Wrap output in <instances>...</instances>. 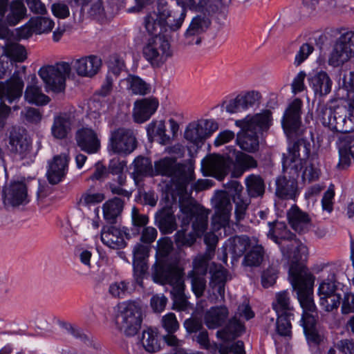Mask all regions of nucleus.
<instances>
[{
	"label": "nucleus",
	"instance_id": "obj_1",
	"mask_svg": "<svg viewBox=\"0 0 354 354\" xmlns=\"http://www.w3.org/2000/svg\"><path fill=\"white\" fill-rule=\"evenodd\" d=\"M179 10H169L162 2L158 4V12L145 17V27L151 35L142 48L143 57L153 67L161 66L172 55L169 39L182 26L187 7L177 5Z\"/></svg>",
	"mask_w": 354,
	"mask_h": 354
},
{
	"label": "nucleus",
	"instance_id": "obj_2",
	"mask_svg": "<svg viewBox=\"0 0 354 354\" xmlns=\"http://www.w3.org/2000/svg\"><path fill=\"white\" fill-rule=\"evenodd\" d=\"M268 238L277 244L282 257L290 263L289 278L292 286L294 285L295 278H297L299 283L305 281L304 279L308 275L315 278L308 268L300 263L302 254L306 252V247L297 239L286 223L275 220L268 222Z\"/></svg>",
	"mask_w": 354,
	"mask_h": 354
},
{
	"label": "nucleus",
	"instance_id": "obj_3",
	"mask_svg": "<svg viewBox=\"0 0 354 354\" xmlns=\"http://www.w3.org/2000/svg\"><path fill=\"white\" fill-rule=\"evenodd\" d=\"M101 66V59L91 55L75 59L71 64L61 62L55 65L43 66L39 70L38 74L47 89L59 93L65 88L66 78L70 75L71 66L79 76L92 77L98 73Z\"/></svg>",
	"mask_w": 354,
	"mask_h": 354
},
{
	"label": "nucleus",
	"instance_id": "obj_4",
	"mask_svg": "<svg viewBox=\"0 0 354 354\" xmlns=\"http://www.w3.org/2000/svg\"><path fill=\"white\" fill-rule=\"evenodd\" d=\"M354 71L350 72L348 80L344 77L340 91L342 92V98L348 102V107L346 106L332 108L322 102H319L316 109L317 118L322 124L328 127L334 131L342 133L353 132L354 124L353 122V113L354 111Z\"/></svg>",
	"mask_w": 354,
	"mask_h": 354
},
{
	"label": "nucleus",
	"instance_id": "obj_5",
	"mask_svg": "<svg viewBox=\"0 0 354 354\" xmlns=\"http://www.w3.org/2000/svg\"><path fill=\"white\" fill-rule=\"evenodd\" d=\"M304 280L299 283L297 278H295L292 288L303 310L301 322L308 345L310 348H318L324 343L325 337L317 328V312L313 299L315 278L308 275Z\"/></svg>",
	"mask_w": 354,
	"mask_h": 354
},
{
	"label": "nucleus",
	"instance_id": "obj_6",
	"mask_svg": "<svg viewBox=\"0 0 354 354\" xmlns=\"http://www.w3.org/2000/svg\"><path fill=\"white\" fill-rule=\"evenodd\" d=\"M235 124L241 128L236 138L238 146L244 151L255 153L259 149V136L272 124V112L264 110L251 118L236 120Z\"/></svg>",
	"mask_w": 354,
	"mask_h": 354
},
{
	"label": "nucleus",
	"instance_id": "obj_7",
	"mask_svg": "<svg viewBox=\"0 0 354 354\" xmlns=\"http://www.w3.org/2000/svg\"><path fill=\"white\" fill-rule=\"evenodd\" d=\"M153 175L171 178L180 194L187 192L188 185L194 179L193 169L170 157L161 158L154 162Z\"/></svg>",
	"mask_w": 354,
	"mask_h": 354
},
{
	"label": "nucleus",
	"instance_id": "obj_8",
	"mask_svg": "<svg viewBox=\"0 0 354 354\" xmlns=\"http://www.w3.org/2000/svg\"><path fill=\"white\" fill-rule=\"evenodd\" d=\"M142 310L140 301L129 300L119 306L115 324L126 336L136 335L141 328Z\"/></svg>",
	"mask_w": 354,
	"mask_h": 354
},
{
	"label": "nucleus",
	"instance_id": "obj_9",
	"mask_svg": "<svg viewBox=\"0 0 354 354\" xmlns=\"http://www.w3.org/2000/svg\"><path fill=\"white\" fill-rule=\"evenodd\" d=\"M310 142L306 138H298L288 148V152L282 155V167L289 172L297 174L303 168L304 162L308 158L310 152Z\"/></svg>",
	"mask_w": 354,
	"mask_h": 354
},
{
	"label": "nucleus",
	"instance_id": "obj_10",
	"mask_svg": "<svg viewBox=\"0 0 354 354\" xmlns=\"http://www.w3.org/2000/svg\"><path fill=\"white\" fill-rule=\"evenodd\" d=\"M24 83L17 75L6 82H0V117L4 120L10 113L11 108L5 104L17 102L21 97Z\"/></svg>",
	"mask_w": 354,
	"mask_h": 354
},
{
	"label": "nucleus",
	"instance_id": "obj_11",
	"mask_svg": "<svg viewBox=\"0 0 354 354\" xmlns=\"http://www.w3.org/2000/svg\"><path fill=\"white\" fill-rule=\"evenodd\" d=\"M151 277L155 283L171 286L183 279L184 269L176 263L156 261L151 268Z\"/></svg>",
	"mask_w": 354,
	"mask_h": 354
},
{
	"label": "nucleus",
	"instance_id": "obj_12",
	"mask_svg": "<svg viewBox=\"0 0 354 354\" xmlns=\"http://www.w3.org/2000/svg\"><path fill=\"white\" fill-rule=\"evenodd\" d=\"M180 208L183 226L187 227L192 221L193 231L198 237L201 236L207 228L209 212L192 203H180Z\"/></svg>",
	"mask_w": 354,
	"mask_h": 354
},
{
	"label": "nucleus",
	"instance_id": "obj_13",
	"mask_svg": "<svg viewBox=\"0 0 354 354\" xmlns=\"http://www.w3.org/2000/svg\"><path fill=\"white\" fill-rule=\"evenodd\" d=\"M137 147L136 138L131 129L118 128L111 132L108 150L120 155H129Z\"/></svg>",
	"mask_w": 354,
	"mask_h": 354
},
{
	"label": "nucleus",
	"instance_id": "obj_14",
	"mask_svg": "<svg viewBox=\"0 0 354 354\" xmlns=\"http://www.w3.org/2000/svg\"><path fill=\"white\" fill-rule=\"evenodd\" d=\"M218 129V124L213 120H201L189 123L185 131V138L198 147L203 144Z\"/></svg>",
	"mask_w": 354,
	"mask_h": 354
},
{
	"label": "nucleus",
	"instance_id": "obj_15",
	"mask_svg": "<svg viewBox=\"0 0 354 354\" xmlns=\"http://www.w3.org/2000/svg\"><path fill=\"white\" fill-rule=\"evenodd\" d=\"M302 105L301 100L296 98L288 105L283 113L281 124L284 132L290 138L300 133Z\"/></svg>",
	"mask_w": 354,
	"mask_h": 354
},
{
	"label": "nucleus",
	"instance_id": "obj_16",
	"mask_svg": "<svg viewBox=\"0 0 354 354\" xmlns=\"http://www.w3.org/2000/svg\"><path fill=\"white\" fill-rule=\"evenodd\" d=\"M201 164L205 175L222 180L228 174L233 160L229 156L210 154L202 160Z\"/></svg>",
	"mask_w": 354,
	"mask_h": 354
},
{
	"label": "nucleus",
	"instance_id": "obj_17",
	"mask_svg": "<svg viewBox=\"0 0 354 354\" xmlns=\"http://www.w3.org/2000/svg\"><path fill=\"white\" fill-rule=\"evenodd\" d=\"M353 37V31H346L341 34L328 58V62L330 66H339L351 58Z\"/></svg>",
	"mask_w": 354,
	"mask_h": 354
},
{
	"label": "nucleus",
	"instance_id": "obj_18",
	"mask_svg": "<svg viewBox=\"0 0 354 354\" xmlns=\"http://www.w3.org/2000/svg\"><path fill=\"white\" fill-rule=\"evenodd\" d=\"M214 207L215 214L212 219L214 230H219L221 227L228 226L232 205L226 192L217 193L214 198Z\"/></svg>",
	"mask_w": 354,
	"mask_h": 354
},
{
	"label": "nucleus",
	"instance_id": "obj_19",
	"mask_svg": "<svg viewBox=\"0 0 354 354\" xmlns=\"http://www.w3.org/2000/svg\"><path fill=\"white\" fill-rule=\"evenodd\" d=\"M2 199L5 206L18 207L29 202L28 190L23 182L14 181L3 187Z\"/></svg>",
	"mask_w": 354,
	"mask_h": 354
},
{
	"label": "nucleus",
	"instance_id": "obj_20",
	"mask_svg": "<svg viewBox=\"0 0 354 354\" xmlns=\"http://www.w3.org/2000/svg\"><path fill=\"white\" fill-rule=\"evenodd\" d=\"M210 24V19L205 15H198L193 17L184 33V44L189 46L200 44L202 35Z\"/></svg>",
	"mask_w": 354,
	"mask_h": 354
},
{
	"label": "nucleus",
	"instance_id": "obj_21",
	"mask_svg": "<svg viewBox=\"0 0 354 354\" xmlns=\"http://www.w3.org/2000/svg\"><path fill=\"white\" fill-rule=\"evenodd\" d=\"M69 157L66 153L55 156L48 162L46 177L50 185H57L65 178L68 170Z\"/></svg>",
	"mask_w": 354,
	"mask_h": 354
},
{
	"label": "nucleus",
	"instance_id": "obj_22",
	"mask_svg": "<svg viewBox=\"0 0 354 354\" xmlns=\"http://www.w3.org/2000/svg\"><path fill=\"white\" fill-rule=\"evenodd\" d=\"M31 147L24 129L13 127L9 134V148L12 153L18 155L21 159L26 157Z\"/></svg>",
	"mask_w": 354,
	"mask_h": 354
},
{
	"label": "nucleus",
	"instance_id": "obj_23",
	"mask_svg": "<svg viewBox=\"0 0 354 354\" xmlns=\"http://www.w3.org/2000/svg\"><path fill=\"white\" fill-rule=\"evenodd\" d=\"M75 116L71 112H60L54 115L51 126V134L56 138H66L75 124Z\"/></svg>",
	"mask_w": 354,
	"mask_h": 354
},
{
	"label": "nucleus",
	"instance_id": "obj_24",
	"mask_svg": "<svg viewBox=\"0 0 354 354\" xmlns=\"http://www.w3.org/2000/svg\"><path fill=\"white\" fill-rule=\"evenodd\" d=\"M283 171L288 174L289 178L286 176L279 177L276 180V194L278 197L283 199H294L297 194V178L300 172L294 175L289 172V170L285 169L283 167Z\"/></svg>",
	"mask_w": 354,
	"mask_h": 354
},
{
	"label": "nucleus",
	"instance_id": "obj_25",
	"mask_svg": "<svg viewBox=\"0 0 354 354\" xmlns=\"http://www.w3.org/2000/svg\"><path fill=\"white\" fill-rule=\"evenodd\" d=\"M227 189L228 192L231 193L233 201L235 204L234 214L236 221L240 222L245 216L246 211L250 203V200L247 198H243L242 196L243 187L241 183L237 180L230 181L227 185Z\"/></svg>",
	"mask_w": 354,
	"mask_h": 354
},
{
	"label": "nucleus",
	"instance_id": "obj_26",
	"mask_svg": "<svg viewBox=\"0 0 354 354\" xmlns=\"http://www.w3.org/2000/svg\"><path fill=\"white\" fill-rule=\"evenodd\" d=\"M75 140L77 146L88 153H95L100 148V141L95 131L87 127L77 131Z\"/></svg>",
	"mask_w": 354,
	"mask_h": 354
},
{
	"label": "nucleus",
	"instance_id": "obj_27",
	"mask_svg": "<svg viewBox=\"0 0 354 354\" xmlns=\"http://www.w3.org/2000/svg\"><path fill=\"white\" fill-rule=\"evenodd\" d=\"M261 98V94L254 91H249L245 95H239L234 99L230 100L225 109L230 113H234L247 110L253 106Z\"/></svg>",
	"mask_w": 354,
	"mask_h": 354
},
{
	"label": "nucleus",
	"instance_id": "obj_28",
	"mask_svg": "<svg viewBox=\"0 0 354 354\" xmlns=\"http://www.w3.org/2000/svg\"><path fill=\"white\" fill-rule=\"evenodd\" d=\"M123 227H104L101 232V241L106 246L114 250L122 249L127 246Z\"/></svg>",
	"mask_w": 354,
	"mask_h": 354
},
{
	"label": "nucleus",
	"instance_id": "obj_29",
	"mask_svg": "<svg viewBox=\"0 0 354 354\" xmlns=\"http://www.w3.org/2000/svg\"><path fill=\"white\" fill-rule=\"evenodd\" d=\"M155 223L161 233L171 234L177 228L176 218L172 207L166 205L156 213Z\"/></svg>",
	"mask_w": 354,
	"mask_h": 354
},
{
	"label": "nucleus",
	"instance_id": "obj_30",
	"mask_svg": "<svg viewBox=\"0 0 354 354\" xmlns=\"http://www.w3.org/2000/svg\"><path fill=\"white\" fill-rule=\"evenodd\" d=\"M24 98L28 103L38 106L46 105L50 100L49 97L42 93L35 74L30 76V82L24 92Z\"/></svg>",
	"mask_w": 354,
	"mask_h": 354
},
{
	"label": "nucleus",
	"instance_id": "obj_31",
	"mask_svg": "<svg viewBox=\"0 0 354 354\" xmlns=\"http://www.w3.org/2000/svg\"><path fill=\"white\" fill-rule=\"evenodd\" d=\"M310 86L315 95L323 97L328 95L332 87V80L325 71H319L308 77Z\"/></svg>",
	"mask_w": 354,
	"mask_h": 354
},
{
	"label": "nucleus",
	"instance_id": "obj_32",
	"mask_svg": "<svg viewBox=\"0 0 354 354\" xmlns=\"http://www.w3.org/2000/svg\"><path fill=\"white\" fill-rule=\"evenodd\" d=\"M287 218L291 227L296 232H304L310 223L309 215L303 212L296 205H292L287 212Z\"/></svg>",
	"mask_w": 354,
	"mask_h": 354
},
{
	"label": "nucleus",
	"instance_id": "obj_33",
	"mask_svg": "<svg viewBox=\"0 0 354 354\" xmlns=\"http://www.w3.org/2000/svg\"><path fill=\"white\" fill-rule=\"evenodd\" d=\"M158 106V102L155 99H144L136 102L133 112L135 122L143 123L148 120L156 112Z\"/></svg>",
	"mask_w": 354,
	"mask_h": 354
},
{
	"label": "nucleus",
	"instance_id": "obj_34",
	"mask_svg": "<svg viewBox=\"0 0 354 354\" xmlns=\"http://www.w3.org/2000/svg\"><path fill=\"white\" fill-rule=\"evenodd\" d=\"M148 223V216L140 214L138 209L136 207H133L131 209V226L130 227L123 226L125 238L129 240L138 236Z\"/></svg>",
	"mask_w": 354,
	"mask_h": 354
},
{
	"label": "nucleus",
	"instance_id": "obj_35",
	"mask_svg": "<svg viewBox=\"0 0 354 354\" xmlns=\"http://www.w3.org/2000/svg\"><path fill=\"white\" fill-rule=\"evenodd\" d=\"M258 167L257 160L251 155L238 151L235 156L234 167L232 176L236 178L241 176L244 172Z\"/></svg>",
	"mask_w": 354,
	"mask_h": 354
},
{
	"label": "nucleus",
	"instance_id": "obj_36",
	"mask_svg": "<svg viewBox=\"0 0 354 354\" xmlns=\"http://www.w3.org/2000/svg\"><path fill=\"white\" fill-rule=\"evenodd\" d=\"M228 313L225 306L211 307L205 315V323L210 329L216 328L225 323Z\"/></svg>",
	"mask_w": 354,
	"mask_h": 354
},
{
	"label": "nucleus",
	"instance_id": "obj_37",
	"mask_svg": "<svg viewBox=\"0 0 354 354\" xmlns=\"http://www.w3.org/2000/svg\"><path fill=\"white\" fill-rule=\"evenodd\" d=\"M141 342L145 351L151 353L160 351L164 344L158 329L151 327H148L143 330Z\"/></svg>",
	"mask_w": 354,
	"mask_h": 354
},
{
	"label": "nucleus",
	"instance_id": "obj_38",
	"mask_svg": "<svg viewBox=\"0 0 354 354\" xmlns=\"http://www.w3.org/2000/svg\"><path fill=\"white\" fill-rule=\"evenodd\" d=\"M354 137L352 135H346L340 139L339 154V160L337 167L345 169L351 165V157L354 158L352 147L354 146Z\"/></svg>",
	"mask_w": 354,
	"mask_h": 354
},
{
	"label": "nucleus",
	"instance_id": "obj_39",
	"mask_svg": "<svg viewBox=\"0 0 354 354\" xmlns=\"http://www.w3.org/2000/svg\"><path fill=\"white\" fill-rule=\"evenodd\" d=\"M246 192L250 198H262L266 192L264 179L259 174H251L245 177Z\"/></svg>",
	"mask_w": 354,
	"mask_h": 354
},
{
	"label": "nucleus",
	"instance_id": "obj_40",
	"mask_svg": "<svg viewBox=\"0 0 354 354\" xmlns=\"http://www.w3.org/2000/svg\"><path fill=\"white\" fill-rule=\"evenodd\" d=\"M124 202L118 197H114L103 204V216L105 221L114 224L117 222V218L121 214L124 208Z\"/></svg>",
	"mask_w": 354,
	"mask_h": 354
},
{
	"label": "nucleus",
	"instance_id": "obj_41",
	"mask_svg": "<svg viewBox=\"0 0 354 354\" xmlns=\"http://www.w3.org/2000/svg\"><path fill=\"white\" fill-rule=\"evenodd\" d=\"M244 330V325L236 317H234L229 320L223 330L217 331L216 335L224 342H227L240 336Z\"/></svg>",
	"mask_w": 354,
	"mask_h": 354
},
{
	"label": "nucleus",
	"instance_id": "obj_42",
	"mask_svg": "<svg viewBox=\"0 0 354 354\" xmlns=\"http://www.w3.org/2000/svg\"><path fill=\"white\" fill-rule=\"evenodd\" d=\"M147 133L149 140L157 137L161 145L169 143L170 137L166 134V128L164 121H152L147 127Z\"/></svg>",
	"mask_w": 354,
	"mask_h": 354
},
{
	"label": "nucleus",
	"instance_id": "obj_43",
	"mask_svg": "<svg viewBox=\"0 0 354 354\" xmlns=\"http://www.w3.org/2000/svg\"><path fill=\"white\" fill-rule=\"evenodd\" d=\"M185 289L184 279L172 286L171 294L172 295L174 309L181 311L185 310L188 308L189 301L185 294Z\"/></svg>",
	"mask_w": 354,
	"mask_h": 354
},
{
	"label": "nucleus",
	"instance_id": "obj_44",
	"mask_svg": "<svg viewBox=\"0 0 354 354\" xmlns=\"http://www.w3.org/2000/svg\"><path fill=\"white\" fill-rule=\"evenodd\" d=\"M272 307L277 315L293 314L294 308L290 304L289 292L283 290L277 293Z\"/></svg>",
	"mask_w": 354,
	"mask_h": 354
},
{
	"label": "nucleus",
	"instance_id": "obj_45",
	"mask_svg": "<svg viewBox=\"0 0 354 354\" xmlns=\"http://www.w3.org/2000/svg\"><path fill=\"white\" fill-rule=\"evenodd\" d=\"M26 8L19 0L12 1L10 4V11L6 21L10 26H15L26 16Z\"/></svg>",
	"mask_w": 354,
	"mask_h": 354
},
{
	"label": "nucleus",
	"instance_id": "obj_46",
	"mask_svg": "<svg viewBox=\"0 0 354 354\" xmlns=\"http://www.w3.org/2000/svg\"><path fill=\"white\" fill-rule=\"evenodd\" d=\"M126 82L127 88L134 94L144 95L150 92V85L138 76L129 75L126 78Z\"/></svg>",
	"mask_w": 354,
	"mask_h": 354
},
{
	"label": "nucleus",
	"instance_id": "obj_47",
	"mask_svg": "<svg viewBox=\"0 0 354 354\" xmlns=\"http://www.w3.org/2000/svg\"><path fill=\"white\" fill-rule=\"evenodd\" d=\"M133 174L137 176H153L151 160L148 158L138 156L133 162Z\"/></svg>",
	"mask_w": 354,
	"mask_h": 354
},
{
	"label": "nucleus",
	"instance_id": "obj_48",
	"mask_svg": "<svg viewBox=\"0 0 354 354\" xmlns=\"http://www.w3.org/2000/svg\"><path fill=\"white\" fill-rule=\"evenodd\" d=\"M214 256H209L206 252L198 254L193 261V269L188 273L192 275L200 274L205 276L208 271L209 261Z\"/></svg>",
	"mask_w": 354,
	"mask_h": 354
},
{
	"label": "nucleus",
	"instance_id": "obj_49",
	"mask_svg": "<svg viewBox=\"0 0 354 354\" xmlns=\"http://www.w3.org/2000/svg\"><path fill=\"white\" fill-rule=\"evenodd\" d=\"M250 245V239L246 235L236 236L230 243V251L235 257H241Z\"/></svg>",
	"mask_w": 354,
	"mask_h": 354
},
{
	"label": "nucleus",
	"instance_id": "obj_50",
	"mask_svg": "<svg viewBox=\"0 0 354 354\" xmlns=\"http://www.w3.org/2000/svg\"><path fill=\"white\" fill-rule=\"evenodd\" d=\"M264 249L260 245H254L245 254L243 263L247 266H259L263 261L264 257Z\"/></svg>",
	"mask_w": 354,
	"mask_h": 354
},
{
	"label": "nucleus",
	"instance_id": "obj_51",
	"mask_svg": "<svg viewBox=\"0 0 354 354\" xmlns=\"http://www.w3.org/2000/svg\"><path fill=\"white\" fill-rule=\"evenodd\" d=\"M29 24L33 26L36 34L49 32L54 26V21L46 17H31L29 19Z\"/></svg>",
	"mask_w": 354,
	"mask_h": 354
},
{
	"label": "nucleus",
	"instance_id": "obj_52",
	"mask_svg": "<svg viewBox=\"0 0 354 354\" xmlns=\"http://www.w3.org/2000/svg\"><path fill=\"white\" fill-rule=\"evenodd\" d=\"M294 314L277 315L276 322L277 331L281 336H290L291 335V320Z\"/></svg>",
	"mask_w": 354,
	"mask_h": 354
},
{
	"label": "nucleus",
	"instance_id": "obj_53",
	"mask_svg": "<svg viewBox=\"0 0 354 354\" xmlns=\"http://www.w3.org/2000/svg\"><path fill=\"white\" fill-rule=\"evenodd\" d=\"M5 53L10 59L17 62H22L26 58L25 48L16 43L8 45L5 49Z\"/></svg>",
	"mask_w": 354,
	"mask_h": 354
},
{
	"label": "nucleus",
	"instance_id": "obj_54",
	"mask_svg": "<svg viewBox=\"0 0 354 354\" xmlns=\"http://www.w3.org/2000/svg\"><path fill=\"white\" fill-rule=\"evenodd\" d=\"M187 278L190 280L192 290L197 298L201 297L206 289V279L205 276L200 274H187Z\"/></svg>",
	"mask_w": 354,
	"mask_h": 354
},
{
	"label": "nucleus",
	"instance_id": "obj_55",
	"mask_svg": "<svg viewBox=\"0 0 354 354\" xmlns=\"http://www.w3.org/2000/svg\"><path fill=\"white\" fill-rule=\"evenodd\" d=\"M183 229L177 231L174 235V240L176 245L179 247L191 246L196 241V236H198L194 232L187 233L186 227L182 225Z\"/></svg>",
	"mask_w": 354,
	"mask_h": 354
},
{
	"label": "nucleus",
	"instance_id": "obj_56",
	"mask_svg": "<svg viewBox=\"0 0 354 354\" xmlns=\"http://www.w3.org/2000/svg\"><path fill=\"white\" fill-rule=\"evenodd\" d=\"M341 299L342 297L339 294L321 296L319 304L326 311L331 312L339 308Z\"/></svg>",
	"mask_w": 354,
	"mask_h": 354
},
{
	"label": "nucleus",
	"instance_id": "obj_57",
	"mask_svg": "<svg viewBox=\"0 0 354 354\" xmlns=\"http://www.w3.org/2000/svg\"><path fill=\"white\" fill-rule=\"evenodd\" d=\"M109 292L114 297H126L130 294L129 282L121 281L113 283L109 286Z\"/></svg>",
	"mask_w": 354,
	"mask_h": 354
},
{
	"label": "nucleus",
	"instance_id": "obj_58",
	"mask_svg": "<svg viewBox=\"0 0 354 354\" xmlns=\"http://www.w3.org/2000/svg\"><path fill=\"white\" fill-rule=\"evenodd\" d=\"M337 286L335 281V274L332 273L330 274L326 279L323 281L318 288V295L319 297L321 296L330 295L335 294Z\"/></svg>",
	"mask_w": 354,
	"mask_h": 354
},
{
	"label": "nucleus",
	"instance_id": "obj_59",
	"mask_svg": "<svg viewBox=\"0 0 354 354\" xmlns=\"http://www.w3.org/2000/svg\"><path fill=\"white\" fill-rule=\"evenodd\" d=\"M278 268L274 264L270 266L261 274V284L267 288L275 283L278 277Z\"/></svg>",
	"mask_w": 354,
	"mask_h": 354
},
{
	"label": "nucleus",
	"instance_id": "obj_60",
	"mask_svg": "<svg viewBox=\"0 0 354 354\" xmlns=\"http://www.w3.org/2000/svg\"><path fill=\"white\" fill-rule=\"evenodd\" d=\"M211 274L210 286L215 284L225 283L226 270L221 266H217L214 263L209 268Z\"/></svg>",
	"mask_w": 354,
	"mask_h": 354
},
{
	"label": "nucleus",
	"instance_id": "obj_61",
	"mask_svg": "<svg viewBox=\"0 0 354 354\" xmlns=\"http://www.w3.org/2000/svg\"><path fill=\"white\" fill-rule=\"evenodd\" d=\"M104 195L102 193H92L91 189L82 194L80 200V204L84 206L90 207L95 205L104 201Z\"/></svg>",
	"mask_w": 354,
	"mask_h": 354
},
{
	"label": "nucleus",
	"instance_id": "obj_62",
	"mask_svg": "<svg viewBox=\"0 0 354 354\" xmlns=\"http://www.w3.org/2000/svg\"><path fill=\"white\" fill-rule=\"evenodd\" d=\"M163 339L164 342L172 348L173 354H187L183 348V341L178 339L174 334L167 333Z\"/></svg>",
	"mask_w": 354,
	"mask_h": 354
},
{
	"label": "nucleus",
	"instance_id": "obj_63",
	"mask_svg": "<svg viewBox=\"0 0 354 354\" xmlns=\"http://www.w3.org/2000/svg\"><path fill=\"white\" fill-rule=\"evenodd\" d=\"M162 326L167 333L174 334L179 328V323L174 313H169L161 320Z\"/></svg>",
	"mask_w": 354,
	"mask_h": 354
},
{
	"label": "nucleus",
	"instance_id": "obj_64",
	"mask_svg": "<svg viewBox=\"0 0 354 354\" xmlns=\"http://www.w3.org/2000/svg\"><path fill=\"white\" fill-rule=\"evenodd\" d=\"M314 47L308 43L303 44L298 52L296 53L294 60V64L296 66L301 65L313 52Z\"/></svg>",
	"mask_w": 354,
	"mask_h": 354
}]
</instances>
